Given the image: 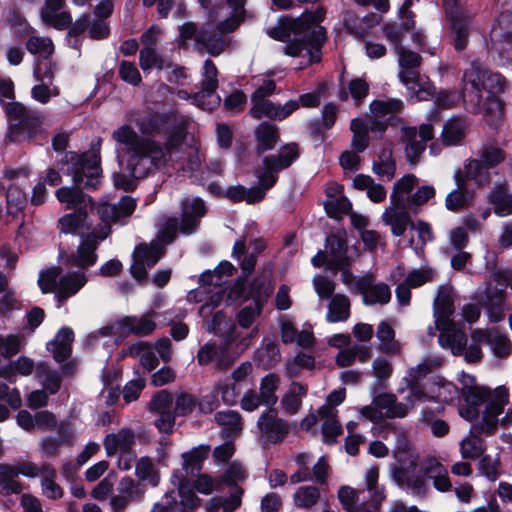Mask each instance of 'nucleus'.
<instances>
[{"label":"nucleus","mask_w":512,"mask_h":512,"mask_svg":"<svg viewBox=\"0 0 512 512\" xmlns=\"http://www.w3.org/2000/svg\"><path fill=\"white\" fill-rule=\"evenodd\" d=\"M246 0H226L209 12V25L213 28L200 30L196 37L199 49L211 56H219L232 45L229 33L234 32L245 19Z\"/></svg>","instance_id":"423d86ee"},{"label":"nucleus","mask_w":512,"mask_h":512,"mask_svg":"<svg viewBox=\"0 0 512 512\" xmlns=\"http://www.w3.org/2000/svg\"><path fill=\"white\" fill-rule=\"evenodd\" d=\"M216 290L213 292L214 295L212 297L211 303H206L201 306L199 313L202 317L208 318L212 316L211 322L207 323V330L209 332L214 333H222L224 328L229 326V323L225 317V315L221 311H216L213 313V310L218 306L220 301L222 300V294H227L226 303L231 304L234 301L244 297V282L241 280H237L234 284H232L228 289H222L221 287L215 288Z\"/></svg>","instance_id":"dca6fc26"},{"label":"nucleus","mask_w":512,"mask_h":512,"mask_svg":"<svg viewBox=\"0 0 512 512\" xmlns=\"http://www.w3.org/2000/svg\"><path fill=\"white\" fill-rule=\"evenodd\" d=\"M8 124L7 138L14 143L30 141L43 132L42 118L20 102L1 101Z\"/></svg>","instance_id":"1a4fd4ad"},{"label":"nucleus","mask_w":512,"mask_h":512,"mask_svg":"<svg viewBox=\"0 0 512 512\" xmlns=\"http://www.w3.org/2000/svg\"><path fill=\"white\" fill-rule=\"evenodd\" d=\"M267 190L268 189H265L260 183L259 186H254L249 189L238 185L228 188L226 197L234 202L246 201L248 204H253L261 201L265 197Z\"/></svg>","instance_id":"ea45409f"},{"label":"nucleus","mask_w":512,"mask_h":512,"mask_svg":"<svg viewBox=\"0 0 512 512\" xmlns=\"http://www.w3.org/2000/svg\"><path fill=\"white\" fill-rule=\"evenodd\" d=\"M326 14L324 7L314 12H305L297 18H283L269 35L287 42L285 54L292 57H306L307 64L320 61V47L326 39V30L320 23Z\"/></svg>","instance_id":"20e7f679"},{"label":"nucleus","mask_w":512,"mask_h":512,"mask_svg":"<svg viewBox=\"0 0 512 512\" xmlns=\"http://www.w3.org/2000/svg\"><path fill=\"white\" fill-rule=\"evenodd\" d=\"M136 208V200L124 196L118 204L99 202L95 210L102 224L92 227L87 211L79 209L59 218L57 228L61 233L77 235L81 238L77 250L67 256L65 263L86 269L97 261L96 249L98 244L111 233V225L124 218L130 217Z\"/></svg>","instance_id":"f03ea898"},{"label":"nucleus","mask_w":512,"mask_h":512,"mask_svg":"<svg viewBox=\"0 0 512 512\" xmlns=\"http://www.w3.org/2000/svg\"><path fill=\"white\" fill-rule=\"evenodd\" d=\"M349 316V298L344 294H335L329 303L326 320L330 323L344 322Z\"/></svg>","instance_id":"37998d69"},{"label":"nucleus","mask_w":512,"mask_h":512,"mask_svg":"<svg viewBox=\"0 0 512 512\" xmlns=\"http://www.w3.org/2000/svg\"><path fill=\"white\" fill-rule=\"evenodd\" d=\"M234 333L235 327H232L223 343L216 344L215 342H208L200 347L197 353V362L199 365L214 364L215 368L218 370L228 369L236 358L250 345L251 338L257 333V329H255L250 336L241 339L237 345V351L231 350L236 340Z\"/></svg>","instance_id":"f8f14e48"},{"label":"nucleus","mask_w":512,"mask_h":512,"mask_svg":"<svg viewBox=\"0 0 512 512\" xmlns=\"http://www.w3.org/2000/svg\"><path fill=\"white\" fill-rule=\"evenodd\" d=\"M350 129L353 132L351 146L356 152H363L368 146V124L363 119L355 118L351 121Z\"/></svg>","instance_id":"052dcab7"},{"label":"nucleus","mask_w":512,"mask_h":512,"mask_svg":"<svg viewBox=\"0 0 512 512\" xmlns=\"http://www.w3.org/2000/svg\"><path fill=\"white\" fill-rule=\"evenodd\" d=\"M373 172L381 178L391 180L396 173V164L390 150H383L373 163Z\"/></svg>","instance_id":"4d7b16f0"},{"label":"nucleus","mask_w":512,"mask_h":512,"mask_svg":"<svg viewBox=\"0 0 512 512\" xmlns=\"http://www.w3.org/2000/svg\"><path fill=\"white\" fill-rule=\"evenodd\" d=\"M418 184V178L414 174H407L398 179L390 194V205L384 210L381 219L383 223L390 226L394 236H402L408 227H411L412 220L410 209L405 204V196L413 191Z\"/></svg>","instance_id":"6e6552de"},{"label":"nucleus","mask_w":512,"mask_h":512,"mask_svg":"<svg viewBox=\"0 0 512 512\" xmlns=\"http://www.w3.org/2000/svg\"><path fill=\"white\" fill-rule=\"evenodd\" d=\"M56 198L59 202L66 205L67 209L78 211L90 206L95 209L92 199L86 196L80 188L77 187H61L56 191Z\"/></svg>","instance_id":"473e14b6"},{"label":"nucleus","mask_w":512,"mask_h":512,"mask_svg":"<svg viewBox=\"0 0 512 512\" xmlns=\"http://www.w3.org/2000/svg\"><path fill=\"white\" fill-rule=\"evenodd\" d=\"M488 169L481 159L468 160L464 165L463 178L474 181L477 186H483L489 182Z\"/></svg>","instance_id":"8fccbe9b"},{"label":"nucleus","mask_w":512,"mask_h":512,"mask_svg":"<svg viewBox=\"0 0 512 512\" xmlns=\"http://www.w3.org/2000/svg\"><path fill=\"white\" fill-rule=\"evenodd\" d=\"M463 82L465 85L470 84L473 89L468 94V101L473 105L472 111L483 114L489 125H497L503 114L497 94L504 91V78L489 72L480 62L473 61L463 74Z\"/></svg>","instance_id":"39448f33"},{"label":"nucleus","mask_w":512,"mask_h":512,"mask_svg":"<svg viewBox=\"0 0 512 512\" xmlns=\"http://www.w3.org/2000/svg\"><path fill=\"white\" fill-rule=\"evenodd\" d=\"M442 364L440 357H430L425 359L418 365L411 367L407 376L404 378L406 383H418L427 374L431 373L434 369L438 368Z\"/></svg>","instance_id":"603ef678"},{"label":"nucleus","mask_w":512,"mask_h":512,"mask_svg":"<svg viewBox=\"0 0 512 512\" xmlns=\"http://www.w3.org/2000/svg\"><path fill=\"white\" fill-rule=\"evenodd\" d=\"M255 135L259 153L273 149L279 139L277 127L267 122H263L257 127Z\"/></svg>","instance_id":"49530a36"},{"label":"nucleus","mask_w":512,"mask_h":512,"mask_svg":"<svg viewBox=\"0 0 512 512\" xmlns=\"http://www.w3.org/2000/svg\"><path fill=\"white\" fill-rule=\"evenodd\" d=\"M88 28L89 35L93 39H103L109 34V26L106 20L94 18L90 20L89 15H85L75 24L74 30H84Z\"/></svg>","instance_id":"3c124183"},{"label":"nucleus","mask_w":512,"mask_h":512,"mask_svg":"<svg viewBox=\"0 0 512 512\" xmlns=\"http://www.w3.org/2000/svg\"><path fill=\"white\" fill-rule=\"evenodd\" d=\"M136 436L132 429L122 428L116 433L106 435L103 445L108 456H113L117 452L132 451Z\"/></svg>","instance_id":"c85d7f7f"},{"label":"nucleus","mask_w":512,"mask_h":512,"mask_svg":"<svg viewBox=\"0 0 512 512\" xmlns=\"http://www.w3.org/2000/svg\"><path fill=\"white\" fill-rule=\"evenodd\" d=\"M473 342L487 344L497 357H505L511 353L512 344L508 337L498 331L475 330L472 332Z\"/></svg>","instance_id":"a878e982"},{"label":"nucleus","mask_w":512,"mask_h":512,"mask_svg":"<svg viewBox=\"0 0 512 512\" xmlns=\"http://www.w3.org/2000/svg\"><path fill=\"white\" fill-rule=\"evenodd\" d=\"M468 126V122L463 117L453 116L449 118L445 122L440 135L443 145H460L462 141L465 139Z\"/></svg>","instance_id":"7c9ffc66"},{"label":"nucleus","mask_w":512,"mask_h":512,"mask_svg":"<svg viewBox=\"0 0 512 512\" xmlns=\"http://www.w3.org/2000/svg\"><path fill=\"white\" fill-rule=\"evenodd\" d=\"M117 491L118 494L110 499V506L114 512H121L131 502L141 501L144 497V489L129 476L120 479Z\"/></svg>","instance_id":"4be33fe9"},{"label":"nucleus","mask_w":512,"mask_h":512,"mask_svg":"<svg viewBox=\"0 0 512 512\" xmlns=\"http://www.w3.org/2000/svg\"><path fill=\"white\" fill-rule=\"evenodd\" d=\"M493 37H501L493 41L491 55L500 65L512 61V14L502 13L497 21V26L492 29Z\"/></svg>","instance_id":"a211bd4d"},{"label":"nucleus","mask_w":512,"mask_h":512,"mask_svg":"<svg viewBox=\"0 0 512 512\" xmlns=\"http://www.w3.org/2000/svg\"><path fill=\"white\" fill-rule=\"evenodd\" d=\"M61 170L71 175L75 184H80L86 179L85 186L95 189L100 183L101 169L96 153L78 155L75 152H68L61 160Z\"/></svg>","instance_id":"ddd939ff"},{"label":"nucleus","mask_w":512,"mask_h":512,"mask_svg":"<svg viewBox=\"0 0 512 512\" xmlns=\"http://www.w3.org/2000/svg\"><path fill=\"white\" fill-rule=\"evenodd\" d=\"M64 0H46L41 16L44 22L57 29L67 28L71 22V15L63 11Z\"/></svg>","instance_id":"c756f323"},{"label":"nucleus","mask_w":512,"mask_h":512,"mask_svg":"<svg viewBox=\"0 0 512 512\" xmlns=\"http://www.w3.org/2000/svg\"><path fill=\"white\" fill-rule=\"evenodd\" d=\"M34 368V362L32 359L21 356L17 360L11 362L6 368L0 369V377H4L11 380V377L15 374L22 376H29Z\"/></svg>","instance_id":"0e129e2a"},{"label":"nucleus","mask_w":512,"mask_h":512,"mask_svg":"<svg viewBox=\"0 0 512 512\" xmlns=\"http://www.w3.org/2000/svg\"><path fill=\"white\" fill-rule=\"evenodd\" d=\"M134 123L142 135L124 124L112 132L118 158L135 178L166 167L189 173L201 167L197 147L185 149L191 119L178 113L145 112Z\"/></svg>","instance_id":"f257e3e1"},{"label":"nucleus","mask_w":512,"mask_h":512,"mask_svg":"<svg viewBox=\"0 0 512 512\" xmlns=\"http://www.w3.org/2000/svg\"><path fill=\"white\" fill-rule=\"evenodd\" d=\"M36 377L43 388L50 394H55L59 390L61 384L60 376L45 363H38L36 365Z\"/></svg>","instance_id":"5fc2aeb1"},{"label":"nucleus","mask_w":512,"mask_h":512,"mask_svg":"<svg viewBox=\"0 0 512 512\" xmlns=\"http://www.w3.org/2000/svg\"><path fill=\"white\" fill-rule=\"evenodd\" d=\"M453 313L452 289L441 286L434 300L435 324L440 331L438 342L442 348L450 349L454 355H459L465 350L467 338L462 330L451 325L449 318Z\"/></svg>","instance_id":"0eeeda50"},{"label":"nucleus","mask_w":512,"mask_h":512,"mask_svg":"<svg viewBox=\"0 0 512 512\" xmlns=\"http://www.w3.org/2000/svg\"><path fill=\"white\" fill-rule=\"evenodd\" d=\"M494 206V212L500 217L512 214V193L508 192L507 186L501 184L496 186L489 196Z\"/></svg>","instance_id":"a18cd8bd"},{"label":"nucleus","mask_w":512,"mask_h":512,"mask_svg":"<svg viewBox=\"0 0 512 512\" xmlns=\"http://www.w3.org/2000/svg\"><path fill=\"white\" fill-rule=\"evenodd\" d=\"M395 52L401 67L398 77L406 86L409 98L412 101L429 100L434 95L435 88L428 80L420 77L414 71L421 63L420 55L404 47H398Z\"/></svg>","instance_id":"9b49d317"},{"label":"nucleus","mask_w":512,"mask_h":512,"mask_svg":"<svg viewBox=\"0 0 512 512\" xmlns=\"http://www.w3.org/2000/svg\"><path fill=\"white\" fill-rule=\"evenodd\" d=\"M273 290L274 286L269 271L253 280L248 295L245 297L252 299L253 304L243 307L237 315L238 323L242 328H249L260 316Z\"/></svg>","instance_id":"2eb2a0df"},{"label":"nucleus","mask_w":512,"mask_h":512,"mask_svg":"<svg viewBox=\"0 0 512 512\" xmlns=\"http://www.w3.org/2000/svg\"><path fill=\"white\" fill-rule=\"evenodd\" d=\"M373 404L384 411V417L404 418L411 411V406L399 402L396 395L392 393H380L373 399Z\"/></svg>","instance_id":"2f4dec72"},{"label":"nucleus","mask_w":512,"mask_h":512,"mask_svg":"<svg viewBox=\"0 0 512 512\" xmlns=\"http://www.w3.org/2000/svg\"><path fill=\"white\" fill-rule=\"evenodd\" d=\"M307 393V388L300 383H292L289 391L283 397L281 404L286 412L294 414L302 404V398Z\"/></svg>","instance_id":"6e6d98bb"},{"label":"nucleus","mask_w":512,"mask_h":512,"mask_svg":"<svg viewBox=\"0 0 512 512\" xmlns=\"http://www.w3.org/2000/svg\"><path fill=\"white\" fill-rule=\"evenodd\" d=\"M206 213L204 201L199 197H187L182 201L180 231L184 234L193 233Z\"/></svg>","instance_id":"b1692460"},{"label":"nucleus","mask_w":512,"mask_h":512,"mask_svg":"<svg viewBox=\"0 0 512 512\" xmlns=\"http://www.w3.org/2000/svg\"><path fill=\"white\" fill-rule=\"evenodd\" d=\"M261 436L268 442L281 441L288 432L287 425L273 411L263 413L257 422Z\"/></svg>","instance_id":"bb28decb"},{"label":"nucleus","mask_w":512,"mask_h":512,"mask_svg":"<svg viewBox=\"0 0 512 512\" xmlns=\"http://www.w3.org/2000/svg\"><path fill=\"white\" fill-rule=\"evenodd\" d=\"M61 269L49 268L40 273L38 284L43 293L57 291L58 300L64 301L75 295L87 282L83 271L69 272L60 277Z\"/></svg>","instance_id":"4468645a"},{"label":"nucleus","mask_w":512,"mask_h":512,"mask_svg":"<svg viewBox=\"0 0 512 512\" xmlns=\"http://www.w3.org/2000/svg\"><path fill=\"white\" fill-rule=\"evenodd\" d=\"M213 392V396L206 397V399L199 404V407L202 411L210 412L217 406V401L215 399L217 395H221L222 401L226 404H235L239 396L235 385L228 381H221L217 383Z\"/></svg>","instance_id":"f704fd0d"},{"label":"nucleus","mask_w":512,"mask_h":512,"mask_svg":"<svg viewBox=\"0 0 512 512\" xmlns=\"http://www.w3.org/2000/svg\"><path fill=\"white\" fill-rule=\"evenodd\" d=\"M415 186L417 190L405 196V204L409 207L412 213H417L420 208L425 205L430 199L435 196L436 190L432 185Z\"/></svg>","instance_id":"09e8293b"},{"label":"nucleus","mask_w":512,"mask_h":512,"mask_svg":"<svg viewBox=\"0 0 512 512\" xmlns=\"http://www.w3.org/2000/svg\"><path fill=\"white\" fill-rule=\"evenodd\" d=\"M459 396L458 388L451 382L442 378H435L429 382V401L439 404L449 403Z\"/></svg>","instance_id":"c9c22d12"},{"label":"nucleus","mask_w":512,"mask_h":512,"mask_svg":"<svg viewBox=\"0 0 512 512\" xmlns=\"http://www.w3.org/2000/svg\"><path fill=\"white\" fill-rule=\"evenodd\" d=\"M155 313H146L141 316H125L111 324V333L125 337L128 335L148 336L157 327L154 321Z\"/></svg>","instance_id":"aec40b11"},{"label":"nucleus","mask_w":512,"mask_h":512,"mask_svg":"<svg viewBox=\"0 0 512 512\" xmlns=\"http://www.w3.org/2000/svg\"><path fill=\"white\" fill-rule=\"evenodd\" d=\"M402 109L403 102L395 98L375 100L370 104V111L373 117L386 121L392 120Z\"/></svg>","instance_id":"a19ab883"},{"label":"nucleus","mask_w":512,"mask_h":512,"mask_svg":"<svg viewBox=\"0 0 512 512\" xmlns=\"http://www.w3.org/2000/svg\"><path fill=\"white\" fill-rule=\"evenodd\" d=\"M217 68L215 64L207 59L203 65L201 90L197 92V99L201 100L204 96L208 97V102H203L202 105L209 109H214L219 106L221 98L216 94L218 87Z\"/></svg>","instance_id":"5701e85b"},{"label":"nucleus","mask_w":512,"mask_h":512,"mask_svg":"<svg viewBox=\"0 0 512 512\" xmlns=\"http://www.w3.org/2000/svg\"><path fill=\"white\" fill-rule=\"evenodd\" d=\"M336 410L328 405H323L318 410V415L323 420L322 433L324 441L328 444L334 443L337 436L342 432V427L336 419Z\"/></svg>","instance_id":"4c0bfd02"},{"label":"nucleus","mask_w":512,"mask_h":512,"mask_svg":"<svg viewBox=\"0 0 512 512\" xmlns=\"http://www.w3.org/2000/svg\"><path fill=\"white\" fill-rule=\"evenodd\" d=\"M421 471L427 479L432 480L433 486L440 492H448L452 489L447 468L436 458H428L423 461Z\"/></svg>","instance_id":"cd10ccee"},{"label":"nucleus","mask_w":512,"mask_h":512,"mask_svg":"<svg viewBox=\"0 0 512 512\" xmlns=\"http://www.w3.org/2000/svg\"><path fill=\"white\" fill-rule=\"evenodd\" d=\"M234 270L235 268L231 263L224 262L215 270L202 273L199 281L203 286H213L214 288L221 287L223 284V275H232Z\"/></svg>","instance_id":"13d9d810"},{"label":"nucleus","mask_w":512,"mask_h":512,"mask_svg":"<svg viewBox=\"0 0 512 512\" xmlns=\"http://www.w3.org/2000/svg\"><path fill=\"white\" fill-rule=\"evenodd\" d=\"M26 48L32 55L47 60L54 52V45L50 38L32 36L26 42Z\"/></svg>","instance_id":"680f3d73"},{"label":"nucleus","mask_w":512,"mask_h":512,"mask_svg":"<svg viewBox=\"0 0 512 512\" xmlns=\"http://www.w3.org/2000/svg\"><path fill=\"white\" fill-rule=\"evenodd\" d=\"M338 498L347 512H372L363 503L356 504L358 492L350 486H342L338 491Z\"/></svg>","instance_id":"69168bd1"},{"label":"nucleus","mask_w":512,"mask_h":512,"mask_svg":"<svg viewBox=\"0 0 512 512\" xmlns=\"http://www.w3.org/2000/svg\"><path fill=\"white\" fill-rule=\"evenodd\" d=\"M178 228L177 218H169L157 240L150 244H140L133 252V263L130 267L132 276L137 280H143L147 277L148 269L152 268L164 253V245L171 243L176 235Z\"/></svg>","instance_id":"9d476101"},{"label":"nucleus","mask_w":512,"mask_h":512,"mask_svg":"<svg viewBox=\"0 0 512 512\" xmlns=\"http://www.w3.org/2000/svg\"><path fill=\"white\" fill-rule=\"evenodd\" d=\"M74 333L69 327L61 328L55 338L47 344L56 361L63 362L71 354Z\"/></svg>","instance_id":"72a5a7b5"},{"label":"nucleus","mask_w":512,"mask_h":512,"mask_svg":"<svg viewBox=\"0 0 512 512\" xmlns=\"http://www.w3.org/2000/svg\"><path fill=\"white\" fill-rule=\"evenodd\" d=\"M27 204L25 192L16 185H11L6 191L7 213L11 216L20 214Z\"/></svg>","instance_id":"864d4df0"},{"label":"nucleus","mask_w":512,"mask_h":512,"mask_svg":"<svg viewBox=\"0 0 512 512\" xmlns=\"http://www.w3.org/2000/svg\"><path fill=\"white\" fill-rule=\"evenodd\" d=\"M185 477L179 472L175 471L171 475V483L177 487L178 494L181 497L184 506L194 508L199 505L200 499L196 494L185 485Z\"/></svg>","instance_id":"bf43d9fd"},{"label":"nucleus","mask_w":512,"mask_h":512,"mask_svg":"<svg viewBox=\"0 0 512 512\" xmlns=\"http://www.w3.org/2000/svg\"><path fill=\"white\" fill-rule=\"evenodd\" d=\"M215 421L222 427L223 438H231L242 430L241 417L238 412L232 410L219 411L214 416Z\"/></svg>","instance_id":"58836bf2"},{"label":"nucleus","mask_w":512,"mask_h":512,"mask_svg":"<svg viewBox=\"0 0 512 512\" xmlns=\"http://www.w3.org/2000/svg\"><path fill=\"white\" fill-rule=\"evenodd\" d=\"M324 252L328 258V270L336 274L338 268L350 266L351 261L347 255L346 241L335 235L331 234L326 238Z\"/></svg>","instance_id":"393cba45"},{"label":"nucleus","mask_w":512,"mask_h":512,"mask_svg":"<svg viewBox=\"0 0 512 512\" xmlns=\"http://www.w3.org/2000/svg\"><path fill=\"white\" fill-rule=\"evenodd\" d=\"M298 156L297 145L291 143L283 146L277 156L266 157L263 160V168L256 172L259 183L265 189H270L276 183L277 173L289 167Z\"/></svg>","instance_id":"f3484780"},{"label":"nucleus","mask_w":512,"mask_h":512,"mask_svg":"<svg viewBox=\"0 0 512 512\" xmlns=\"http://www.w3.org/2000/svg\"><path fill=\"white\" fill-rule=\"evenodd\" d=\"M139 63L141 69L145 72L152 68H156L158 70L164 69L165 67H169L170 65L166 63L161 55H159L155 48L153 47H143L139 53Z\"/></svg>","instance_id":"e2e57ef3"},{"label":"nucleus","mask_w":512,"mask_h":512,"mask_svg":"<svg viewBox=\"0 0 512 512\" xmlns=\"http://www.w3.org/2000/svg\"><path fill=\"white\" fill-rule=\"evenodd\" d=\"M135 475L140 481H147L153 487H157L161 479L153 459L148 456L140 457L135 462Z\"/></svg>","instance_id":"c03bdc74"},{"label":"nucleus","mask_w":512,"mask_h":512,"mask_svg":"<svg viewBox=\"0 0 512 512\" xmlns=\"http://www.w3.org/2000/svg\"><path fill=\"white\" fill-rule=\"evenodd\" d=\"M320 498V491L315 486H301L293 495L294 504L299 508H310Z\"/></svg>","instance_id":"338daca9"},{"label":"nucleus","mask_w":512,"mask_h":512,"mask_svg":"<svg viewBox=\"0 0 512 512\" xmlns=\"http://www.w3.org/2000/svg\"><path fill=\"white\" fill-rule=\"evenodd\" d=\"M462 388L461 394L467 403V407H461L459 414L467 421H473L478 416L477 407L485 403L480 420L474 424L469 434L464 437L459 446L463 459H477L485 451V443L479 435H491L497 429L498 416L509 403L508 390L504 386H498L494 390L486 386L476 384L472 375L462 372L459 378Z\"/></svg>","instance_id":"7ed1b4c3"},{"label":"nucleus","mask_w":512,"mask_h":512,"mask_svg":"<svg viewBox=\"0 0 512 512\" xmlns=\"http://www.w3.org/2000/svg\"><path fill=\"white\" fill-rule=\"evenodd\" d=\"M434 137V128L431 124H422L419 131L415 127L402 128L401 140L405 144V155L411 165L419 162L425 151L426 143Z\"/></svg>","instance_id":"6ab92c4d"},{"label":"nucleus","mask_w":512,"mask_h":512,"mask_svg":"<svg viewBox=\"0 0 512 512\" xmlns=\"http://www.w3.org/2000/svg\"><path fill=\"white\" fill-rule=\"evenodd\" d=\"M126 354L139 359L141 365L151 371L158 365V359L155 356L151 345L146 341H137L131 344Z\"/></svg>","instance_id":"79ce46f5"},{"label":"nucleus","mask_w":512,"mask_h":512,"mask_svg":"<svg viewBox=\"0 0 512 512\" xmlns=\"http://www.w3.org/2000/svg\"><path fill=\"white\" fill-rule=\"evenodd\" d=\"M210 447L208 445H200L194 447L189 452L182 454V467L186 473H194L202 467L203 461L208 457Z\"/></svg>","instance_id":"de8ad7c7"},{"label":"nucleus","mask_w":512,"mask_h":512,"mask_svg":"<svg viewBox=\"0 0 512 512\" xmlns=\"http://www.w3.org/2000/svg\"><path fill=\"white\" fill-rule=\"evenodd\" d=\"M356 288L367 306L385 305L391 299L390 287L386 283L376 282L371 274L360 277L356 281Z\"/></svg>","instance_id":"412c9836"},{"label":"nucleus","mask_w":512,"mask_h":512,"mask_svg":"<svg viewBox=\"0 0 512 512\" xmlns=\"http://www.w3.org/2000/svg\"><path fill=\"white\" fill-rule=\"evenodd\" d=\"M376 337L379 341L378 349L387 355H399L402 352V345L395 339V331L387 321H381L376 330Z\"/></svg>","instance_id":"e433bc0d"},{"label":"nucleus","mask_w":512,"mask_h":512,"mask_svg":"<svg viewBox=\"0 0 512 512\" xmlns=\"http://www.w3.org/2000/svg\"><path fill=\"white\" fill-rule=\"evenodd\" d=\"M280 379L275 374L265 376L261 381L260 386V399L262 403L273 405L277 402L275 392L279 386Z\"/></svg>","instance_id":"774afa93"}]
</instances>
